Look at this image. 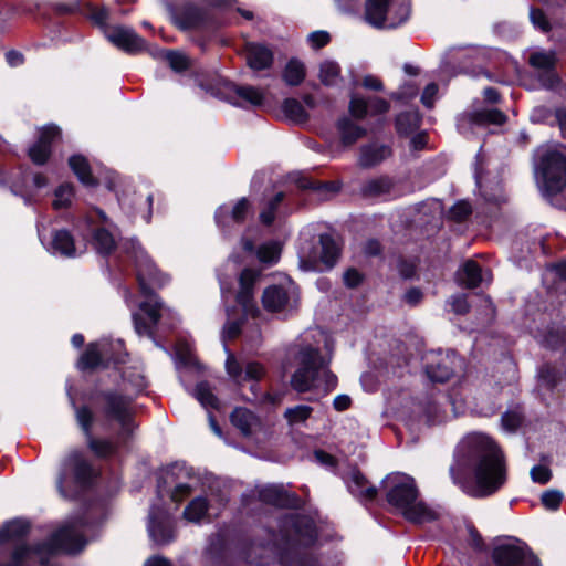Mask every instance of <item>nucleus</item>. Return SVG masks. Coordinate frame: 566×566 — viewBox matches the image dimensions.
Masks as SVG:
<instances>
[{
  "label": "nucleus",
  "mask_w": 566,
  "mask_h": 566,
  "mask_svg": "<svg viewBox=\"0 0 566 566\" xmlns=\"http://www.w3.org/2000/svg\"><path fill=\"white\" fill-rule=\"evenodd\" d=\"M450 474L465 493L484 497L499 491L506 482V463L502 451L489 436L470 433L457 446Z\"/></svg>",
  "instance_id": "obj_1"
},
{
  "label": "nucleus",
  "mask_w": 566,
  "mask_h": 566,
  "mask_svg": "<svg viewBox=\"0 0 566 566\" xmlns=\"http://www.w3.org/2000/svg\"><path fill=\"white\" fill-rule=\"evenodd\" d=\"M125 250L135 259L140 292L145 297L139 307L148 316L150 323H145L138 313H133L135 331L138 335H150L151 325L158 323L161 310V304L153 294L151 286H163L168 281V276L159 272L136 240H128L125 243Z\"/></svg>",
  "instance_id": "obj_2"
},
{
  "label": "nucleus",
  "mask_w": 566,
  "mask_h": 566,
  "mask_svg": "<svg viewBox=\"0 0 566 566\" xmlns=\"http://www.w3.org/2000/svg\"><path fill=\"white\" fill-rule=\"evenodd\" d=\"M384 483L388 503L407 521L421 525L437 520V512L419 499L413 478L403 473H391Z\"/></svg>",
  "instance_id": "obj_3"
},
{
  "label": "nucleus",
  "mask_w": 566,
  "mask_h": 566,
  "mask_svg": "<svg viewBox=\"0 0 566 566\" xmlns=\"http://www.w3.org/2000/svg\"><path fill=\"white\" fill-rule=\"evenodd\" d=\"M297 365L292 375L291 386L298 392L319 389L324 394L336 388L337 377L327 368V363L318 349L302 347L295 356Z\"/></svg>",
  "instance_id": "obj_4"
},
{
  "label": "nucleus",
  "mask_w": 566,
  "mask_h": 566,
  "mask_svg": "<svg viewBox=\"0 0 566 566\" xmlns=\"http://www.w3.org/2000/svg\"><path fill=\"white\" fill-rule=\"evenodd\" d=\"M536 175L546 196L560 192L566 187V158L564 154L552 147L541 148Z\"/></svg>",
  "instance_id": "obj_5"
},
{
  "label": "nucleus",
  "mask_w": 566,
  "mask_h": 566,
  "mask_svg": "<svg viewBox=\"0 0 566 566\" xmlns=\"http://www.w3.org/2000/svg\"><path fill=\"white\" fill-rule=\"evenodd\" d=\"M410 8L406 1L367 0L365 20L377 29H394L409 18Z\"/></svg>",
  "instance_id": "obj_6"
},
{
  "label": "nucleus",
  "mask_w": 566,
  "mask_h": 566,
  "mask_svg": "<svg viewBox=\"0 0 566 566\" xmlns=\"http://www.w3.org/2000/svg\"><path fill=\"white\" fill-rule=\"evenodd\" d=\"M92 468L81 452L72 451L63 461L57 478V490L61 496L72 497L80 488L88 483Z\"/></svg>",
  "instance_id": "obj_7"
},
{
  "label": "nucleus",
  "mask_w": 566,
  "mask_h": 566,
  "mask_svg": "<svg viewBox=\"0 0 566 566\" xmlns=\"http://www.w3.org/2000/svg\"><path fill=\"white\" fill-rule=\"evenodd\" d=\"M297 303L298 289L295 283L287 277L277 284L270 285L262 294V304L268 312H289L295 308Z\"/></svg>",
  "instance_id": "obj_8"
},
{
  "label": "nucleus",
  "mask_w": 566,
  "mask_h": 566,
  "mask_svg": "<svg viewBox=\"0 0 566 566\" xmlns=\"http://www.w3.org/2000/svg\"><path fill=\"white\" fill-rule=\"evenodd\" d=\"M123 344L120 340L115 343H94L90 344L86 350L81 356L77 367L80 370L94 369L99 366H106L107 363H122L123 359L119 356L113 357L109 355V349L120 350Z\"/></svg>",
  "instance_id": "obj_9"
},
{
  "label": "nucleus",
  "mask_w": 566,
  "mask_h": 566,
  "mask_svg": "<svg viewBox=\"0 0 566 566\" xmlns=\"http://www.w3.org/2000/svg\"><path fill=\"white\" fill-rule=\"evenodd\" d=\"M105 399V415L109 420H114L120 426L119 438L125 440L135 428L132 421L130 402L127 398L116 394H108Z\"/></svg>",
  "instance_id": "obj_10"
},
{
  "label": "nucleus",
  "mask_w": 566,
  "mask_h": 566,
  "mask_svg": "<svg viewBox=\"0 0 566 566\" xmlns=\"http://www.w3.org/2000/svg\"><path fill=\"white\" fill-rule=\"evenodd\" d=\"M148 534L156 545H166L174 541V523L167 511L155 506L151 507L149 513Z\"/></svg>",
  "instance_id": "obj_11"
},
{
  "label": "nucleus",
  "mask_w": 566,
  "mask_h": 566,
  "mask_svg": "<svg viewBox=\"0 0 566 566\" xmlns=\"http://www.w3.org/2000/svg\"><path fill=\"white\" fill-rule=\"evenodd\" d=\"M226 369L228 375L238 384L242 385L244 381H252L251 391L253 396L256 398V388L255 384L264 376V367L259 363H247L242 366L233 354H228V358L226 360Z\"/></svg>",
  "instance_id": "obj_12"
},
{
  "label": "nucleus",
  "mask_w": 566,
  "mask_h": 566,
  "mask_svg": "<svg viewBox=\"0 0 566 566\" xmlns=\"http://www.w3.org/2000/svg\"><path fill=\"white\" fill-rule=\"evenodd\" d=\"M462 359L454 353L438 355L426 366L428 377L433 381H447L458 369L462 368Z\"/></svg>",
  "instance_id": "obj_13"
},
{
  "label": "nucleus",
  "mask_w": 566,
  "mask_h": 566,
  "mask_svg": "<svg viewBox=\"0 0 566 566\" xmlns=\"http://www.w3.org/2000/svg\"><path fill=\"white\" fill-rule=\"evenodd\" d=\"M343 480L349 493L360 502H371L378 494L377 488L357 468L344 472Z\"/></svg>",
  "instance_id": "obj_14"
},
{
  "label": "nucleus",
  "mask_w": 566,
  "mask_h": 566,
  "mask_svg": "<svg viewBox=\"0 0 566 566\" xmlns=\"http://www.w3.org/2000/svg\"><path fill=\"white\" fill-rule=\"evenodd\" d=\"M259 275V272L245 269L242 271L239 279L240 289L237 294V301L247 316L255 317L260 313L258 304L253 297L254 284Z\"/></svg>",
  "instance_id": "obj_15"
},
{
  "label": "nucleus",
  "mask_w": 566,
  "mask_h": 566,
  "mask_svg": "<svg viewBox=\"0 0 566 566\" xmlns=\"http://www.w3.org/2000/svg\"><path fill=\"white\" fill-rule=\"evenodd\" d=\"M76 419L81 428L83 429L86 438L87 444L90 449L101 458L108 457L116 451V446L107 440L94 439L91 434V423L93 420L92 411L86 408H77L76 409Z\"/></svg>",
  "instance_id": "obj_16"
},
{
  "label": "nucleus",
  "mask_w": 566,
  "mask_h": 566,
  "mask_svg": "<svg viewBox=\"0 0 566 566\" xmlns=\"http://www.w3.org/2000/svg\"><path fill=\"white\" fill-rule=\"evenodd\" d=\"M494 558L499 566H539L538 559L518 546L504 545L495 549Z\"/></svg>",
  "instance_id": "obj_17"
},
{
  "label": "nucleus",
  "mask_w": 566,
  "mask_h": 566,
  "mask_svg": "<svg viewBox=\"0 0 566 566\" xmlns=\"http://www.w3.org/2000/svg\"><path fill=\"white\" fill-rule=\"evenodd\" d=\"M389 109V102L377 96L365 99L360 96L353 95L349 102V113L357 119H363L368 114L371 116L386 114Z\"/></svg>",
  "instance_id": "obj_18"
},
{
  "label": "nucleus",
  "mask_w": 566,
  "mask_h": 566,
  "mask_svg": "<svg viewBox=\"0 0 566 566\" xmlns=\"http://www.w3.org/2000/svg\"><path fill=\"white\" fill-rule=\"evenodd\" d=\"M105 35L115 46L126 52H137L145 46L144 40L130 28L113 27L106 30Z\"/></svg>",
  "instance_id": "obj_19"
},
{
  "label": "nucleus",
  "mask_w": 566,
  "mask_h": 566,
  "mask_svg": "<svg viewBox=\"0 0 566 566\" xmlns=\"http://www.w3.org/2000/svg\"><path fill=\"white\" fill-rule=\"evenodd\" d=\"M60 129L54 125L45 126L40 133L39 140L29 149L31 160L43 165L51 154V143L59 137Z\"/></svg>",
  "instance_id": "obj_20"
},
{
  "label": "nucleus",
  "mask_w": 566,
  "mask_h": 566,
  "mask_svg": "<svg viewBox=\"0 0 566 566\" xmlns=\"http://www.w3.org/2000/svg\"><path fill=\"white\" fill-rule=\"evenodd\" d=\"M228 101L237 106H244L250 104L252 106H259L264 101L263 93L252 86H238L235 84L227 85Z\"/></svg>",
  "instance_id": "obj_21"
},
{
  "label": "nucleus",
  "mask_w": 566,
  "mask_h": 566,
  "mask_svg": "<svg viewBox=\"0 0 566 566\" xmlns=\"http://www.w3.org/2000/svg\"><path fill=\"white\" fill-rule=\"evenodd\" d=\"M457 280L467 289H475L482 282H490L491 275L489 272H483L475 261L468 260L457 272Z\"/></svg>",
  "instance_id": "obj_22"
},
{
  "label": "nucleus",
  "mask_w": 566,
  "mask_h": 566,
  "mask_svg": "<svg viewBox=\"0 0 566 566\" xmlns=\"http://www.w3.org/2000/svg\"><path fill=\"white\" fill-rule=\"evenodd\" d=\"M50 251L61 255L74 258L84 252V249L75 245L70 232L66 230L55 231L52 238Z\"/></svg>",
  "instance_id": "obj_23"
},
{
  "label": "nucleus",
  "mask_w": 566,
  "mask_h": 566,
  "mask_svg": "<svg viewBox=\"0 0 566 566\" xmlns=\"http://www.w3.org/2000/svg\"><path fill=\"white\" fill-rule=\"evenodd\" d=\"M273 61L272 51L258 43H249L247 45V62L253 70L260 71L271 66Z\"/></svg>",
  "instance_id": "obj_24"
},
{
  "label": "nucleus",
  "mask_w": 566,
  "mask_h": 566,
  "mask_svg": "<svg viewBox=\"0 0 566 566\" xmlns=\"http://www.w3.org/2000/svg\"><path fill=\"white\" fill-rule=\"evenodd\" d=\"M230 419L232 424L245 437L253 434L260 428L258 417L245 408L234 409Z\"/></svg>",
  "instance_id": "obj_25"
},
{
  "label": "nucleus",
  "mask_w": 566,
  "mask_h": 566,
  "mask_svg": "<svg viewBox=\"0 0 566 566\" xmlns=\"http://www.w3.org/2000/svg\"><path fill=\"white\" fill-rule=\"evenodd\" d=\"M250 211L248 199L241 198L232 209L220 207L216 212V220L219 224L227 226L229 220L237 223L242 222Z\"/></svg>",
  "instance_id": "obj_26"
},
{
  "label": "nucleus",
  "mask_w": 566,
  "mask_h": 566,
  "mask_svg": "<svg viewBox=\"0 0 566 566\" xmlns=\"http://www.w3.org/2000/svg\"><path fill=\"white\" fill-rule=\"evenodd\" d=\"M205 20L206 11L193 4H187L176 13V22L181 29L197 28Z\"/></svg>",
  "instance_id": "obj_27"
},
{
  "label": "nucleus",
  "mask_w": 566,
  "mask_h": 566,
  "mask_svg": "<svg viewBox=\"0 0 566 566\" xmlns=\"http://www.w3.org/2000/svg\"><path fill=\"white\" fill-rule=\"evenodd\" d=\"M285 523L286 525H291L295 528V532L298 535V542L301 544L310 545L315 541V526L310 520L300 518L297 516H290Z\"/></svg>",
  "instance_id": "obj_28"
},
{
  "label": "nucleus",
  "mask_w": 566,
  "mask_h": 566,
  "mask_svg": "<svg viewBox=\"0 0 566 566\" xmlns=\"http://www.w3.org/2000/svg\"><path fill=\"white\" fill-rule=\"evenodd\" d=\"M30 525L25 520L17 518L6 523L0 528V544L13 542L24 537L29 532Z\"/></svg>",
  "instance_id": "obj_29"
},
{
  "label": "nucleus",
  "mask_w": 566,
  "mask_h": 566,
  "mask_svg": "<svg viewBox=\"0 0 566 566\" xmlns=\"http://www.w3.org/2000/svg\"><path fill=\"white\" fill-rule=\"evenodd\" d=\"M209 501L205 496L195 497L184 511V517L192 523L202 522L209 514Z\"/></svg>",
  "instance_id": "obj_30"
},
{
  "label": "nucleus",
  "mask_w": 566,
  "mask_h": 566,
  "mask_svg": "<svg viewBox=\"0 0 566 566\" xmlns=\"http://www.w3.org/2000/svg\"><path fill=\"white\" fill-rule=\"evenodd\" d=\"M389 154V148L386 146H364L360 149L359 164L364 167L375 166L388 157Z\"/></svg>",
  "instance_id": "obj_31"
},
{
  "label": "nucleus",
  "mask_w": 566,
  "mask_h": 566,
  "mask_svg": "<svg viewBox=\"0 0 566 566\" xmlns=\"http://www.w3.org/2000/svg\"><path fill=\"white\" fill-rule=\"evenodd\" d=\"M337 128L344 145H352L366 134L363 127L356 125L347 117H343L338 120Z\"/></svg>",
  "instance_id": "obj_32"
},
{
  "label": "nucleus",
  "mask_w": 566,
  "mask_h": 566,
  "mask_svg": "<svg viewBox=\"0 0 566 566\" xmlns=\"http://www.w3.org/2000/svg\"><path fill=\"white\" fill-rule=\"evenodd\" d=\"M322 252L319 259L327 266H333L339 256V245L331 234L319 237Z\"/></svg>",
  "instance_id": "obj_33"
},
{
  "label": "nucleus",
  "mask_w": 566,
  "mask_h": 566,
  "mask_svg": "<svg viewBox=\"0 0 566 566\" xmlns=\"http://www.w3.org/2000/svg\"><path fill=\"white\" fill-rule=\"evenodd\" d=\"M394 182L388 177L370 179L363 186V192L369 197H379L391 192Z\"/></svg>",
  "instance_id": "obj_34"
},
{
  "label": "nucleus",
  "mask_w": 566,
  "mask_h": 566,
  "mask_svg": "<svg viewBox=\"0 0 566 566\" xmlns=\"http://www.w3.org/2000/svg\"><path fill=\"white\" fill-rule=\"evenodd\" d=\"M70 167L73 172L77 176L80 181L85 186H94L95 180L91 175L90 165L86 158L75 155L72 156L69 160Z\"/></svg>",
  "instance_id": "obj_35"
},
{
  "label": "nucleus",
  "mask_w": 566,
  "mask_h": 566,
  "mask_svg": "<svg viewBox=\"0 0 566 566\" xmlns=\"http://www.w3.org/2000/svg\"><path fill=\"white\" fill-rule=\"evenodd\" d=\"M468 120L473 125H486V124H495L501 125L505 120V115L494 108L482 109L479 112H474L468 116Z\"/></svg>",
  "instance_id": "obj_36"
},
{
  "label": "nucleus",
  "mask_w": 566,
  "mask_h": 566,
  "mask_svg": "<svg viewBox=\"0 0 566 566\" xmlns=\"http://www.w3.org/2000/svg\"><path fill=\"white\" fill-rule=\"evenodd\" d=\"M260 499L266 503L285 506L290 505L291 501L279 485H268L260 491Z\"/></svg>",
  "instance_id": "obj_37"
},
{
  "label": "nucleus",
  "mask_w": 566,
  "mask_h": 566,
  "mask_svg": "<svg viewBox=\"0 0 566 566\" xmlns=\"http://www.w3.org/2000/svg\"><path fill=\"white\" fill-rule=\"evenodd\" d=\"M93 243L98 253L109 254L116 247V239L108 230L99 228L94 232Z\"/></svg>",
  "instance_id": "obj_38"
},
{
  "label": "nucleus",
  "mask_w": 566,
  "mask_h": 566,
  "mask_svg": "<svg viewBox=\"0 0 566 566\" xmlns=\"http://www.w3.org/2000/svg\"><path fill=\"white\" fill-rule=\"evenodd\" d=\"M195 397L206 409H220V401L207 382H199L195 389Z\"/></svg>",
  "instance_id": "obj_39"
},
{
  "label": "nucleus",
  "mask_w": 566,
  "mask_h": 566,
  "mask_svg": "<svg viewBox=\"0 0 566 566\" xmlns=\"http://www.w3.org/2000/svg\"><path fill=\"white\" fill-rule=\"evenodd\" d=\"M304 76L305 70L304 65L301 62L296 60H291L286 64L283 72V78L289 85H298L304 80Z\"/></svg>",
  "instance_id": "obj_40"
},
{
  "label": "nucleus",
  "mask_w": 566,
  "mask_h": 566,
  "mask_svg": "<svg viewBox=\"0 0 566 566\" xmlns=\"http://www.w3.org/2000/svg\"><path fill=\"white\" fill-rule=\"evenodd\" d=\"M256 255L260 262L266 264H274L280 259L281 245L279 242L274 241L264 243L258 249Z\"/></svg>",
  "instance_id": "obj_41"
},
{
  "label": "nucleus",
  "mask_w": 566,
  "mask_h": 566,
  "mask_svg": "<svg viewBox=\"0 0 566 566\" xmlns=\"http://www.w3.org/2000/svg\"><path fill=\"white\" fill-rule=\"evenodd\" d=\"M420 124V117L417 112L401 113L396 118V126L400 134H409Z\"/></svg>",
  "instance_id": "obj_42"
},
{
  "label": "nucleus",
  "mask_w": 566,
  "mask_h": 566,
  "mask_svg": "<svg viewBox=\"0 0 566 566\" xmlns=\"http://www.w3.org/2000/svg\"><path fill=\"white\" fill-rule=\"evenodd\" d=\"M284 199L283 192H277L273 198H271L263 209L260 212V221L265 224L270 226L276 217V209L281 205V202Z\"/></svg>",
  "instance_id": "obj_43"
},
{
  "label": "nucleus",
  "mask_w": 566,
  "mask_h": 566,
  "mask_svg": "<svg viewBox=\"0 0 566 566\" xmlns=\"http://www.w3.org/2000/svg\"><path fill=\"white\" fill-rule=\"evenodd\" d=\"M282 107L284 114L295 123H303L307 119V113L303 105L294 98L285 99Z\"/></svg>",
  "instance_id": "obj_44"
},
{
  "label": "nucleus",
  "mask_w": 566,
  "mask_h": 566,
  "mask_svg": "<svg viewBox=\"0 0 566 566\" xmlns=\"http://www.w3.org/2000/svg\"><path fill=\"white\" fill-rule=\"evenodd\" d=\"M313 409L310 406L300 405L293 408H287L284 417L290 426H297L304 423L311 416Z\"/></svg>",
  "instance_id": "obj_45"
},
{
  "label": "nucleus",
  "mask_w": 566,
  "mask_h": 566,
  "mask_svg": "<svg viewBox=\"0 0 566 566\" xmlns=\"http://www.w3.org/2000/svg\"><path fill=\"white\" fill-rule=\"evenodd\" d=\"M340 69L334 61H325L321 64L319 78L325 85H334L339 77Z\"/></svg>",
  "instance_id": "obj_46"
},
{
  "label": "nucleus",
  "mask_w": 566,
  "mask_h": 566,
  "mask_svg": "<svg viewBox=\"0 0 566 566\" xmlns=\"http://www.w3.org/2000/svg\"><path fill=\"white\" fill-rule=\"evenodd\" d=\"M541 384L548 389H553L560 380V373L552 365H543L538 371Z\"/></svg>",
  "instance_id": "obj_47"
},
{
  "label": "nucleus",
  "mask_w": 566,
  "mask_h": 566,
  "mask_svg": "<svg viewBox=\"0 0 566 566\" xmlns=\"http://www.w3.org/2000/svg\"><path fill=\"white\" fill-rule=\"evenodd\" d=\"M530 63L534 67L548 70L556 63V55L553 51L534 52L530 56Z\"/></svg>",
  "instance_id": "obj_48"
},
{
  "label": "nucleus",
  "mask_w": 566,
  "mask_h": 566,
  "mask_svg": "<svg viewBox=\"0 0 566 566\" xmlns=\"http://www.w3.org/2000/svg\"><path fill=\"white\" fill-rule=\"evenodd\" d=\"M73 198V188L70 185H62L55 190L53 200L54 209H63L70 206Z\"/></svg>",
  "instance_id": "obj_49"
},
{
  "label": "nucleus",
  "mask_w": 566,
  "mask_h": 566,
  "mask_svg": "<svg viewBox=\"0 0 566 566\" xmlns=\"http://www.w3.org/2000/svg\"><path fill=\"white\" fill-rule=\"evenodd\" d=\"M166 60L175 71H184L189 66L188 57L180 52L168 51L166 53Z\"/></svg>",
  "instance_id": "obj_50"
},
{
  "label": "nucleus",
  "mask_w": 566,
  "mask_h": 566,
  "mask_svg": "<svg viewBox=\"0 0 566 566\" xmlns=\"http://www.w3.org/2000/svg\"><path fill=\"white\" fill-rule=\"evenodd\" d=\"M530 19L533 25L543 32H548L551 30L549 21L542 10L532 8L530 10Z\"/></svg>",
  "instance_id": "obj_51"
},
{
  "label": "nucleus",
  "mask_w": 566,
  "mask_h": 566,
  "mask_svg": "<svg viewBox=\"0 0 566 566\" xmlns=\"http://www.w3.org/2000/svg\"><path fill=\"white\" fill-rule=\"evenodd\" d=\"M563 499V494L556 490H549L543 493L542 503L548 510H556Z\"/></svg>",
  "instance_id": "obj_52"
},
{
  "label": "nucleus",
  "mask_w": 566,
  "mask_h": 566,
  "mask_svg": "<svg viewBox=\"0 0 566 566\" xmlns=\"http://www.w3.org/2000/svg\"><path fill=\"white\" fill-rule=\"evenodd\" d=\"M472 212L471 206L468 201H459L450 209V217L453 220L461 221Z\"/></svg>",
  "instance_id": "obj_53"
},
{
  "label": "nucleus",
  "mask_w": 566,
  "mask_h": 566,
  "mask_svg": "<svg viewBox=\"0 0 566 566\" xmlns=\"http://www.w3.org/2000/svg\"><path fill=\"white\" fill-rule=\"evenodd\" d=\"M331 40L328 32L326 31H314L308 34L307 41L314 49H319L326 45Z\"/></svg>",
  "instance_id": "obj_54"
},
{
  "label": "nucleus",
  "mask_w": 566,
  "mask_h": 566,
  "mask_svg": "<svg viewBox=\"0 0 566 566\" xmlns=\"http://www.w3.org/2000/svg\"><path fill=\"white\" fill-rule=\"evenodd\" d=\"M438 94V86L434 83H430L426 86L423 90V93L421 95V103L427 108H432L437 98Z\"/></svg>",
  "instance_id": "obj_55"
},
{
  "label": "nucleus",
  "mask_w": 566,
  "mask_h": 566,
  "mask_svg": "<svg viewBox=\"0 0 566 566\" xmlns=\"http://www.w3.org/2000/svg\"><path fill=\"white\" fill-rule=\"evenodd\" d=\"M450 305L454 313L465 314L469 312V303L465 294H458L451 297Z\"/></svg>",
  "instance_id": "obj_56"
},
{
  "label": "nucleus",
  "mask_w": 566,
  "mask_h": 566,
  "mask_svg": "<svg viewBox=\"0 0 566 566\" xmlns=\"http://www.w3.org/2000/svg\"><path fill=\"white\" fill-rule=\"evenodd\" d=\"M531 476L534 482L545 484L549 481L552 474L548 468L536 465L531 470Z\"/></svg>",
  "instance_id": "obj_57"
},
{
  "label": "nucleus",
  "mask_w": 566,
  "mask_h": 566,
  "mask_svg": "<svg viewBox=\"0 0 566 566\" xmlns=\"http://www.w3.org/2000/svg\"><path fill=\"white\" fill-rule=\"evenodd\" d=\"M521 423V417L515 412H506L502 416V424L509 431H514Z\"/></svg>",
  "instance_id": "obj_58"
},
{
  "label": "nucleus",
  "mask_w": 566,
  "mask_h": 566,
  "mask_svg": "<svg viewBox=\"0 0 566 566\" xmlns=\"http://www.w3.org/2000/svg\"><path fill=\"white\" fill-rule=\"evenodd\" d=\"M241 329V323L239 321H228L223 327L222 338L231 339L239 335Z\"/></svg>",
  "instance_id": "obj_59"
},
{
  "label": "nucleus",
  "mask_w": 566,
  "mask_h": 566,
  "mask_svg": "<svg viewBox=\"0 0 566 566\" xmlns=\"http://www.w3.org/2000/svg\"><path fill=\"white\" fill-rule=\"evenodd\" d=\"M176 355L180 363H182L184 365L193 364L192 353L187 345H178L176 348Z\"/></svg>",
  "instance_id": "obj_60"
},
{
  "label": "nucleus",
  "mask_w": 566,
  "mask_h": 566,
  "mask_svg": "<svg viewBox=\"0 0 566 566\" xmlns=\"http://www.w3.org/2000/svg\"><path fill=\"white\" fill-rule=\"evenodd\" d=\"M428 421L432 424L440 423L444 420L446 416L440 415V408L438 405L432 403L427 410Z\"/></svg>",
  "instance_id": "obj_61"
},
{
  "label": "nucleus",
  "mask_w": 566,
  "mask_h": 566,
  "mask_svg": "<svg viewBox=\"0 0 566 566\" xmlns=\"http://www.w3.org/2000/svg\"><path fill=\"white\" fill-rule=\"evenodd\" d=\"M361 281V275L354 269H349L344 273V282L349 287L357 286Z\"/></svg>",
  "instance_id": "obj_62"
},
{
  "label": "nucleus",
  "mask_w": 566,
  "mask_h": 566,
  "mask_svg": "<svg viewBox=\"0 0 566 566\" xmlns=\"http://www.w3.org/2000/svg\"><path fill=\"white\" fill-rule=\"evenodd\" d=\"M190 491L191 489L188 484H178L171 493V500L175 502H180L184 497L190 494Z\"/></svg>",
  "instance_id": "obj_63"
},
{
  "label": "nucleus",
  "mask_w": 566,
  "mask_h": 566,
  "mask_svg": "<svg viewBox=\"0 0 566 566\" xmlns=\"http://www.w3.org/2000/svg\"><path fill=\"white\" fill-rule=\"evenodd\" d=\"M422 292L419 289H410L405 294V301L410 305H417L422 300Z\"/></svg>",
  "instance_id": "obj_64"
}]
</instances>
